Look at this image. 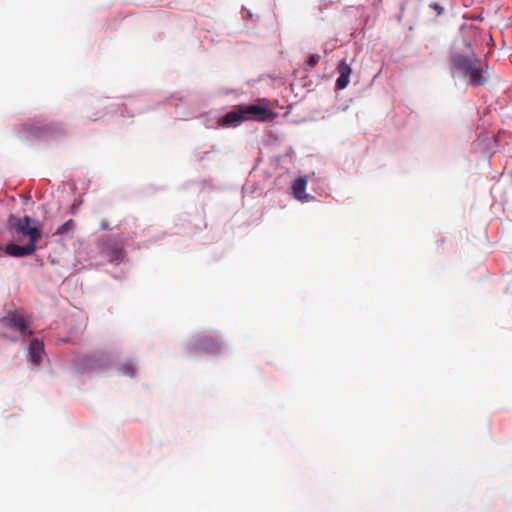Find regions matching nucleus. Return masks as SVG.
<instances>
[{"mask_svg": "<svg viewBox=\"0 0 512 512\" xmlns=\"http://www.w3.org/2000/svg\"><path fill=\"white\" fill-rule=\"evenodd\" d=\"M120 370L123 375L132 377L136 371V368L133 363L126 362L121 366Z\"/></svg>", "mask_w": 512, "mask_h": 512, "instance_id": "4468645a", "label": "nucleus"}, {"mask_svg": "<svg viewBox=\"0 0 512 512\" xmlns=\"http://www.w3.org/2000/svg\"><path fill=\"white\" fill-rule=\"evenodd\" d=\"M197 351L217 354L221 351V343L212 336H203L195 345Z\"/></svg>", "mask_w": 512, "mask_h": 512, "instance_id": "423d86ee", "label": "nucleus"}, {"mask_svg": "<svg viewBox=\"0 0 512 512\" xmlns=\"http://www.w3.org/2000/svg\"><path fill=\"white\" fill-rule=\"evenodd\" d=\"M36 249L37 246L29 242L24 246L10 243L6 246L5 252L13 257H25L32 255Z\"/></svg>", "mask_w": 512, "mask_h": 512, "instance_id": "1a4fd4ad", "label": "nucleus"}, {"mask_svg": "<svg viewBox=\"0 0 512 512\" xmlns=\"http://www.w3.org/2000/svg\"><path fill=\"white\" fill-rule=\"evenodd\" d=\"M23 130L30 133L31 135L39 138L46 135H50L54 132H61L62 131V125L61 124H51V125H44L42 127H33L31 125L25 124L23 125Z\"/></svg>", "mask_w": 512, "mask_h": 512, "instance_id": "6e6552de", "label": "nucleus"}, {"mask_svg": "<svg viewBox=\"0 0 512 512\" xmlns=\"http://www.w3.org/2000/svg\"><path fill=\"white\" fill-rule=\"evenodd\" d=\"M82 365L84 368L95 369L101 366L100 361L95 359L94 357H86L82 361Z\"/></svg>", "mask_w": 512, "mask_h": 512, "instance_id": "ddd939ff", "label": "nucleus"}, {"mask_svg": "<svg viewBox=\"0 0 512 512\" xmlns=\"http://www.w3.org/2000/svg\"><path fill=\"white\" fill-rule=\"evenodd\" d=\"M44 353L43 343L37 339L32 340L28 349L29 360L38 365L41 363Z\"/></svg>", "mask_w": 512, "mask_h": 512, "instance_id": "9d476101", "label": "nucleus"}, {"mask_svg": "<svg viewBox=\"0 0 512 512\" xmlns=\"http://www.w3.org/2000/svg\"><path fill=\"white\" fill-rule=\"evenodd\" d=\"M100 229L101 230H109V226L108 224L105 222V221H102L101 224H100Z\"/></svg>", "mask_w": 512, "mask_h": 512, "instance_id": "dca6fc26", "label": "nucleus"}, {"mask_svg": "<svg viewBox=\"0 0 512 512\" xmlns=\"http://www.w3.org/2000/svg\"><path fill=\"white\" fill-rule=\"evenodd\" d=\"M451 63L468 79L469 84L485 86L488 83V64L478 58L472 50L465 54L454 53L451 56Z\"/></svg>", "mask_w": 512, "mask_h": 512, "instance_id": "f257e3e1", "label": "nucleus"}, {"mask_svg": "<svg viewBox=\"0 0 512 512\" xmlns=\"http://www.w3.org/2000/svg\"><path fill=\"white\" fill-rule=\"evenodd\" d=\"M100 249L110 262L118 261L122 257L123 245L114 237H106L100 240Z\"/></svg>", "mask_w": 512, "mask_h": 512, "instance_id": "39448f33", "label": "nucleus"}, {"mask_svg": "<svg viewBox=\"0 0 512 512\" xmlns=\"http://www.w3.org/2000/svg\"><path fill=\"white\" fill-rule=\"evenodd\" d=\"M1 323L5 327L18 331L23 337L30 336L32 334V331L29 329V321L20 314L13 312L8 313L2 318Z\"/></svg>", "mask_w": 512, "mask_h": 512, "instance_id": "20e7f679", "label": "nucleus"}, {"mask_svg": "<svg viewBox=\"0 0 512 512\" xmlns=\"http://www.w3.org/2000/svg\"><path fill=\"white\" fill-rule=\"evenodd\" d=\"M13 226L18 234L28 237V242L34 245L42 236V226L29 216L15 218Z\"/></svg>", "mask_w": 512, "mask_h": 512, "instance_id": "7ed1b4c3", "label": "nucleus"}, {"mask_svg": "<svg viewBox=\"0 0 512 512\" xmlns=\"http://www.w3.org/2000/svg\"><path fill=\"white\" fill-rule=\"evenodd\" d=\"M274 117L275 114L267 107L252 104L239 106L238 108L228 112L224 117L219 119L218 124L220 126H236L243 121H270L273 120Z\"/></svg>", "mask_w": 512, "mask_h": 512, "instance_id": "f03ea898", "label": "nucleus"}, {"mask_svg": "<svg viewBox=\"0 0 512 512\" xmlns=\"http://www.w3.org/2000/svg\"><path fill=\"white\" fill-rule=\"evenodd\" d=\"M305 188H306V180L304 178H298L295 180L294 184H293V191H294V195L298 198V199H301L302 197V194L304 193L305 191Z\"/></svg>", "mask_w": 512, "mask_h": 512, "instance_id": "f8f14e48", "label": "nucleus"}, {"mask_svg": "<svg viewBox=\"0 0 512 512\" xmlns=\"http://www.w3.org/2000/svg\"><path fill=\"white\" fill-rule=\"evenodd\" d=\"M319 60H320V55L313 54V55L309 56L306 64L309 68H312L319 62Z\"/></svg>", "mask_w": 512, "mask_h": 512, "instance_id": "2eb2a0df", "label": "nucleus"}, {"mask_svg": "<svg viewBox=\"0 0 512 512\" xmlns=\"http://www.w3.org/2000/svg\"><path fill=\"white\" fill-rule=\"evenodd\" d=\"M74 231V221L69 219L60 227L57 228L54 234L56 235H71Z\"/></svg>", "mask_w": 512, "mask_h": 512, "instance_id": "9b49d317", "label": "nucleus"}, {"mask_svg": "<svg viewBox=\"0 0 512 512\" xmlns=\"http://www.w3.org/2000/svg\"><path fill=\"white\" fill-rule=\"evenodd\" d=\"M337 71L339 73V77L337 78L335 82V88L337 90H343L345 89L349 84V78L352 73V69L350 65L345 61L342 60L339 62L337 66Z\"/></svg>", "mask_w": 512, "mask_h": 512, "instance_id": "0eeeda50", "label": "nucleus"}, {"mask_svg": "<svg viewBox=\"0 0 512 512\" xmlns=\"http://www.w3.org/2000/svg\"><path fill=\"white\" fill-rule=\"evenodd\" d=\"M433 7L436 11H438L439 14L442 13V8L438 4H434Z\"/></svg>", "mask_w": 512, "mask_h": 512, "instance_id": "f3484780", "label": "nucleus"}]
</instances>
